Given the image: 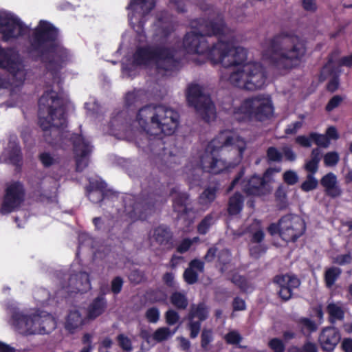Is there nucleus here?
I'll list each match as a JSON object with an SVG mask.
<instances>
[{
  "mask_svg": "<svg viewBox=\"0 0 352 352\" xmlns=\"http://www.w3.org/2000/svg\"><path fill=\"white\" fill-rule=\"evenodd\" d=\"M224 33L220 35L218 42L208 48L204 55L212 65L221 63L226 69L233 67L228 81L233 86L254 91L261 89L267 79L265 69L257 62L245 63L247 51L242 47H234L232 39H224Z\"/></svg>",
  "mask_w": 352,
  "mask_h": 352,
  "instance_id": "1",
  "label": "nucleus"
},
{
  "mask_svg": "<svg viewBox=\"0 0 352 352\" xmlns=\"http://www.w3.org/2000/svg\"><path fill=\"white\" fill-rule=\"evenodd\" d=\"M177 111L163 105L147 104L140 108L136 120L142 130L148 135L147 150L155 157L159 169L173 168L180 164L179 158L168 152L166 136L173 135L179 125Z\"/></svg>",
  "mask_w": 352,
  "mask_h": 352,
  "instance_id": "2",
  "label": "nucleus"
},
{
  "mask_svg": "<svg viewBox=\"0 0 352 352\" xmlns=\"http://www.w3.org/2000/svg\"><path fill=\"white\" fill-rule=\"evenodd\" d=\"M26 52L40 60L52 74H58L69 61L71 53L60 39L59 30L47 21L41 20L28 39Z\"/></svg>",
  "mask_w": 352,
  "mask_h": 352,
  "instance_id": "3",
  "label": "nucleus"
},
{
  "mask_svg": "<svg viewBox=\"0 0 352 352\" xmlns=\"http://www.w3.org/2000/svg\"><path fill=\"white\" fill-rule=\"evenodd\" d=\"M245 149L246 143L240 136L228 130L221 131L207 144L199 168L210 174H219L238 165Z\"/></svg>",
  "mask_w": 352,
  "mask_h": 352,
  "instance_id": "4",
  "label": "nucleus"
},
{
  "mask_svg": "<svg viewBox=\"0 0 352 352\" xmlns=\"http://www.w3.org/2000/svg\"><path fill=\"white\" fill-rule=\"evenodd\" d=\"M306 52V45L298 36L281 31L269 39L263 56L273 67L286 74L300 66Z\"/></svg>",
  "mask_w": 352,
  "mask_h": 352,
  "instance_id": "5",
  "label": "nucleus"
},
{
  "mask_svg": "<svg viewBox=\"0 0 352 352\" xmlns=\"http://www.w3.org/2000/svg\"><path fill=\"white\" fill-rule=\"evenodd\" d=\"M190 25L192 30L184 35L183 47L188 54L200 55L204 54L208 48L207 37L222 35L226 27L223 18L220 15L213 19H192Z\"/></svg>",
  "mask_w": 352,
  "mask_h": 352,
  "instance_id": "6",
  "label": "nucleus"
},
{
  "mask_svg": "<svg viewBox=\"0 0 352 352\" xmlns=\"http://www.w3.org/2000/svg\"><path fill=\"white\" fill-rule=\"evenodd\" d=\"M38 106V123L44 132L45 141L50 143L47 133L52 127L58 129L67 127L66 107L63 98L52 89L43 92Z\"/></svg>",
  "mask_w": 352,
  "mask_h": 352,
  "instance_id": "7",
  "label": "nucleus"
},
{
  "mask_svg": "<svg viewBox=\"0 0 352 352\" xmlns=\"http://www.w3.org/2000/svg\"><path fill=\"white\" fill-rule=\"evenodd\" d=\"M142 190L140 195H129L123 201L125 210L131 218L145 220L155 210L158 201L157 197L163 195V185L159 179L149 175L142 183Z\"/></svg>",
  "mask_w": 352,
  "mask_h": 352,
  "instance_id": "8",
  "label": "nucleus"
},
{
  "mask_svg": "<svg viewBox=\"0 0 352 352\" xmlns=\"http://www.w3.org/2000/svg\"><path fill=\"white\" fill-rule=\"evenodd\" d=\"M177 50L175 47L163 45H153L138 47L133 58V63L139 66H147L151 63L155 65L156 73L166 76L168 72L175 71L179 60L175 58Z\"/></svg>",
  "mask_w": 352,
  "mask_h": 352,
  "instance_id": "9",
  "label": "nucleus"
},
{
  "mask_svg": "<svg viewBox=\"0 0 352 352\" xmlns=\"http://www.w3.org/2000/svg\"><path fill=\"white\" fill-rule=\"evenodd\" d=\"M274 107L269 95L258 94L245 98L240 106L234 107L232 117L238 122H248L252 120L265 122L274 115Z\"/></svg>",
  "mask_w": 352,
  "mask_h": 352,
  "instance_id": "10",
  "label": "nucleus"
},
{
  "mask_svg": "<svg viewBox=\"0 0 352 352\" xmlns=\"http://www.w3.org/2000/svg\"><path fill=\"white\" fill-rule=\"evenodd\" d=\"M186 100L190 107H194L204 122L209 123L216 117V110L210 96L204 93L198 84H190L186 90Z\"/></svg>",
  "mask_w": 352,
  "mask_h": 352,
  "instance_id": "11",
  "label": "nucleus"
},
{
  "mask_svg": "<svg viewBox=\"0 0 352 352\" xmlns=\"http://www.w3.org/2000/svg\"><path fill=\"white\" fill-rule=\"evenodd\" d=\"M155 6V0H131L126 7L131 11L129 21L132 28L141 35L144 32L146 17Z\"/></svg>",
  "mask_w": 352,
  "mask_h": 352,
  "instance_id": "12",
  "label": "nucleus"
},
{
  "mask_svg": "<svg viewBox=\"0 0 352 352\" xmlns=\"http://www.w3.org/2000/svg\"><path fill=\"white\" fill-rule=\"evenodd\" d=\"M28 27L16 16L0 14V35L3 42H10L23 37Z\"/></svg>",
  "mask_w": 352,
  "mask_h": 352,
  "instance_id": "13",
  "label": "nucleus"
},
{
  "mask_svg": "<svg viewBox=\"0 0 352 352\" xmlns=\"http://www.w3.org/2000/svg\"><path fill=\"white\" fill-rule=\"evenodd\" d=\"M24 185L19 181L8 184L5 190L0 212L9 214L21 207L25 199Z\"/></svg>",
  "mask_w": 352,
  "mask_h": 352,
  "instance_id": "14",
  "label": "nucleus"
},
{
  "mask_svg": "<svg viewBox=\"0 0 352 352\" xmlns=\"http://www.w3.org/2000/svg\"><path fill=\"white\" fill-rule=\"evenodd\" d=\"M0 68L8 71L14 78L19 76V81L25 80L24 65L17 51L11 47L3 48L0 45Z\"/></svg>",
  "mask_w": 352,
  "mask_h": 352,
  "instance_id": "15",
  "label": "nucleus"
},
{
  "mask_svg": "<svg viewBox=\"0 0 352 352\" xmlns=\"http://www.w3.org/2000/svg\"><path fill=\"white\" fill-rule=\"evenodd\" d=\"M69 141L73 145L76 170L82 172L89 164V156L92 152V146L90 142L79 133H72Z\"/></svg>",
  "mask_w": 352,
  "mask_h": 352,
  "instance_id": "16",
  "label": "nucleus"
},
{
  "mask_svg": "<svg viewBox=\"0 0 352 352\" xmlns=\"http://www.w3.org/2000/svg\"><path fill=\"white\" fill-rule=\"evenodd\" d=\"M281 239L286 242H296L306 230L305 221L298 217L286 214L281 217Z\"/></svg>",
  "mask_w": 352,
  "mask_h": 352,
  "instance_id": "17",
  "label": "nucleus"
},
{
  "mask_svg": "<svg viewBox=\"0 0 352 352\" xmlns=\"http://www.w3.org/2000/svg\"><path fill=\"white\" fill-rule=\"evenodd\" d=\"M209 308L204 302L192 304L188 314L187 329L191 339L196 338L201 331V323L208 319Z\"/></svg>",
  "mask_w": 352,
  "mask_h": 352,
  "instance_id": "18",
  "label": "nucleus"
},
{
  "mask_svg": "<svg viewBox=\"0 0 352 352\" xmlns=\"http://www.w3.org/2000/svg\"><path fill=\"white\" fill-rule=\"evenodd\" d=\"M173 209L178 219H183L188 223L192 221L195 212L188 193H177L173 199Z\"/></svg>",
  "mask_w": 352,
  "mask_h": 352,
  "instance_id": "19",
  "label": "nucleus"
},
{
  "mask_svg": "<svg viewBox=\"0 0 352 352\" xmlns=\"http://www.w3.org/2000/svg\"><path fill=\"white\" fill-rule=\"evenodd\" d=\"M274 283L279 287L278 296L285 302L292 298L293 290L300 285V281L297 277L288 274L276 276L274 278Z\"/></svg>",
  "mask_w": 352,
  "mask_h": 352,
  "instance_id": "20",
  "label": "nucleus"
},
{
  "mask_svg": "<svg viewBox=\"0 0 352 352\" xmlns=\"http://www.w3.org/2000/svg\"><path fill=\"white\" fill-rule=\"evenodd\" d=\"M150 238L157 245L168 250L175 247L173 233L169 226L162 224L154 228L150 232Z\"/></svg>",
  "mask_w": 352,
  "mask_h": 352,
  "instance_id": "21",
  "label": "nucleus"
},
{
  "mask_svg": "<svg viewBox=\"0 0 352 352\" xmlns=\"http://www.w3.org/2000/svg\"><path fill=\"white\" fill-rule=\"evenodd\" d=\"M242 190L248 196L261 197L269 192L264 179L256 174L243 180Z\"/></svg>",
  "mask_w": 352,
  "mask_h": 352,
  "instance_id": "22",
  "label": "nucleus"
},
{
  "mask_svg": "<svg viewBox=\"0 0 352 352\" xmlns=\"http://www.w3.org/2000/svg\"><path fill=\"white\" fill-rule=\"evenodd\" d=\"M340 339V331L334 327H328L320 332L318 342L323 351L330 352L338 345Z\"/></svg>",
  "mask_w": 352,
  "mask_h": 352,
  "instance_id": "23",
  "label": "nucleus"
},
{
  "mask_svg": "<svg viewBox=\"0 0 352 352\" xmlns=\"http://www.w3.org/2000/svg\"><path fill=\"white\" fill-rule=\"evenodd\" d=\"M68 286L72 289L68 291L71 293L78 294L87 292L91 287L89 274L85 272H79L72 274L68 280Z\"/></svg>",
  "mask_w": 352,
  "mask_h": 352,
  "instance_id": "24",
  "label": "nucleus"
},
{
  "mask_svg": "<svg viewBox=\"0 0 352 352\" xmlns=\"http://www.w3.org/2000/svg\"><path fill=\"white\" fill-rule=\"evenodd\" d=\"M320 184L324 188L327 196L335 199L341 196L342 190L338 184L336 175L333 173H328L320 179Z\"/></svg>",
  "mask_w": 352,
  "mask_h": 352,
  "instance_id": "25",
  "label": "nucleus"
},
{
  "mask_svg": "<svg viewBox=\"0 0 352 352\" xmlns=\"http://www.w3.org/2000/svg\"><path fill=\"white\" fill-rule=\"evenodd\" d=\"M195 270L200 273L204 272V262L198 258H194L190 261L188 267L183 274L184 280L187 284L193 285L198 281L199 274Z\"/></svg>",
  "mask_w": 352,
  "mask_h": 352,
  "instance_id": "26",
  "label": "nucleus"
},
{
  "mask_svg": "<svg viewBox=\"0 0 352 352\" xmlns=\"http://www.w3.org/2000/svg\"><path fill=\"white\" fill-rule=\"evenodd\" d=\"M15 326L21 333L24 335L38 334V332H34L36 330L32 326V316H28L21 313H16L12 316Z\"/></svg>",
  "mask_w": 352,
  "mask_h": 352,
  "instance_id": "27",
  "label": "nucleus"
},
{
  "mask_svg": "<svg viewBox=\"0 0 352 352\" xmlns=\"http://www.w3.org/2000/svg\"><path fill=\"white\" fill-rule=\"evenodd\" d=\"M157 22L159 35L164 39L168 38L175 31L172 16L168 12L162 11L157 17Z\"/></svg>",
  "mask_w": 352,
  "mask_h": 352,
  "instance_id": "28",
  "label": "nucleus"
},
{
  "mask_svg": "<svg viewBox=\"0 0 352 352\" xmlns=\"http://www.w3.org/2000/svg\"><path fill=\"white\" fill-rule=\"evenodd\" d=\"M8 155L10 162L18 165L22 161V152L18 138L16 135H10L8 144Z\"/></svg>",
  "mask_w": 352,
  "mask_h": 352,
  "instance_id": "29",
  "label": "nucleus"
},
{
  "mask_svg": "<svg viewBox=\"0 0 352 352\" xmlns=\"http://www.w3.org/2000/svg\"><path fill=\"white\" fill-rule=\"evenodd\" d=\"M107 307V301L102 300L100 298H95L89 304L86 313L89 320H94L102 315Z\"/></svg>",
  "mask_w": 352,
  "mask_h": 352,
  "instance_id": "30",
  "label": "nucleus"
},
{
  "mask_svg": "<svg viewBox=\"0 0 352 352\" xmlns=\"http://www.w3.org/2000/svg\"><path fill=\"white\" fill-rule=\"evenodd\" d=\"M84 324V320L81 314L78 310L70 311L65 322V329L70 333Z\"/></svg>",
  "mask_w": 352,
  "mask_h": 352,
  "instance_id": "31",
  "label": "nucleus"
},
{
  "mask_svg": "<svg viewBox=\"0 0 352 352\" xmlns=\"http://www.w3.org/2000/svg\"><path fill=\"white\" fill-rule=\"evenodd\" d=\"M244 198L239 192H236L228 200V213L231 215L239 214L243 208Z\"/></svg>",
  "mask_w": 352,
  "mask_h": 352,
  "instance_id": "32",
  "label": "nucleus"
},
{
  "mask_svg": "<svg viewBox=\"0 0 352 352\" xmlns=\"http://www.w3.org/2000/svg\"><path fill=\"white\" fill-rule=\"evenodd\" d=\"M219 188L217 186L206 187L198 197L199 204L203 206H209L216 199Z\"/></svg>",
  "mask_w": 352,
  "mask_h": 352,
  "instance_id": "33",
  "label": "nucleus"
},
{
  "mask_svg": "<svg viewBox=\"0 0 352 352\" xmlns=\"http://www.w3.org/2000/svg\"><path fill=\"white\" fill-rule=\"evenodd\" d=\"M327 70L329 75L331 78L327 84V89L331 93L335 92L338 89L340 85V72L336 67L329 68L326 65L323 69L322 72L324 73Z\"/></svg>",
  "mask_w": 352,
  "mask_h": 352,
  "instance_id": "34",
  "label": "nucleus"
},
{
  "mask_svg": "<svg viewBox=\"0 0 352 352\" xmlns=\"http://www.w3.org/2000/svg\"><path fill=\"white\" fill-rule=\"evenodd\" d=\"M41 329L34 330V332H38V334H49L56 329V322L55 319L50 314L43 316H40Z\"/></svg>",
  "mask_w": 352,
  "mask_h": 352,
  "instance_id": "35",
  "label": "nucleus"
},
{
  "mask_svg": "<svg viewBox=\"0 0 352 352\" xmlns=\"http://www.w3.org/2000/svg\"><path fill=\"white\" fill-rule=\"evenodd\" d=\"M170 302L176 309L184 310L188 307V300L184 292H173L170 296Z\"/></svg>",
  "mask_w": 352,
  "mask_h": 352,
  "instance_id": "36",
  "label": "nucleus"
},
{
  "mask_svg": "<svg viewBox=\"0 0 352 352\" xmlns=\"http://www.w3.org/2000/svg\"><path fill=\"white\" fill-rule=\"evenodd\" d=\"M342 274V270L338 267H330L325 270L324 280L327 288L332 287Z\"/></svg>",
  "mask_w": 352,
  "mask_h": 352,
  "instance_id": "37",
  "label": "nucleus"
},
{
  "mask_svg": "<svg viewBox=\"0 0 352 352\" xmlns=\"http://www.w3.org/2000/svg\"><path fill=\"white\" fill-rule=\"evenodd\" d=\"M214 333L212 329L204 328L201 330L200 345L204 351L207 352L210 349V344L214 341Z\"/></svg>",
  "mask_w": 352,
  "mask_h": 352,
  "instance_id": "38",
  "label": "nucleus"
},
{
  "mask_svg": "<svg viewBox=\"0 0 352 352\" xmlns=\"http://www.w3.org/2000/svg\"><path fill=\"white\" fill-rule=\"evenodd\" d=\"M331 322L335 320H342L344 318V311L342 308L335 303H330L327 307Z\"/></svg>",
  "mask_w": 352,
  "mask_h": 352,
  "instance_id": "39",
  "label": "nucleus"
},
{
  "mask_svg": "<svg viewBox=\"0 0 352 352\" xmlns=\"http://www.w3.org/2000/svg\"><path fill=\"white\" fill-rule=\"evenodd\" d=\"M214 223V215L212 213L208 214L197 225V232L199 234H206Z\"/></svg>",
  "mask_w": 352,
  "mask_h": 352,
  "instance_id": "40",
  "label": "nucleus"
},
{
  "mask_svg": "<svg viewBox=\"0 0 352 352\" xmlns=\"http://www.w3.org/2000/svg\"><path fill=\"white\" fill-rule=\"evenodd\" d=\"M173 333L174 332H171L168 327H160L155 331L152 338L157 342H162L168 340Z\"/></svg>",
  "mask_w": 352,
  "mask_h": 352,
  "instance_id": "41",
  "label": "nucleus"
},
{
  "mask_svg": "<svg viewBox=\"0 0 352 352\" xmlns=\"http://www.w3.org/2000/svg\"><path fill=\"white\" fill-rule=\"evenodd\" d=\"M266 158L268 163L281 162L283 153L275 146H270L266 151Z\"/></svg>",
  "mask_w": 352,
  "mask_h": 352,
  "instance_id": "42",
  "label": "nucleus"
},
{
  "mask_svg": "<svg viewBox=\"0 0 352 352\" xmlns=\"http://www.w3.org/2000/svg\"><path fill=\"white\" fill-rule=\"evenodd\" d=\"M149 300L153 303H166L167 294L162 290L153 289L147 293Z\"/></svg>",
  "mask_w": 352,
  "mask_h": 352,
  "instance_id": "43",
  "label": "nucleus"
},
{
  "mask_svg": "<svg viewBox=\"0 0 352 352\" xmlns=\"http://www.w3.org/2000/svg\"><path fill=\"white\" fill-rule=\"evenodd\" d=\"M318 186L317 179L312 174H307L306 179L301 184L300 188L304 192H309L316 189Z\"/></svg>",
  "mask_w": 352,
  "mask_h": 352,
  "instance_id": "44",
  "label": "nucleus"
},
{
  "mask_svg": "<svg viewBox=\"0 0 352 352\" xmlns=\"http://www.w3.org/2000/svg\"><path fill=\"white\" fill-rule=\"evenodd\" d=\"M231 282L237 286L242 292H247L250 285L247 278L241 275H234L231 278Z\"/></svg>",
  "mask_w": 352,
  "mask_h": 352,
  "instance_id": "45",
  "label": "nucleus"
},
{
  "mask_svg": "<svg viewBox=\"0 0 352 352\" xmlns=\"http://www.w3.org/2000/svg\"><path fill=\"white\" fill-rule=\"evenodd\" d=\"M310 137L312 141L318 146L327 148L329 146V138L325 135L320 134L316 132H311Z\"/></svg>",
  "mask_w": 352,
  "mask_h": 352,
  "instance_id": "46",
  "label": "nucleus"
},
{
  "mask_svg": "<svg viewBox=\"0 0 352 352\" xmlns=\"http://www.w3.org/2000/svg\"><path fill=\"white\" fill-rule=\"evenodd\" d=\"M116 340L123 351L130 352L133 350L132 342L126 336L120 333L117 336Z\"/></svg>",
  "mask_w": 352,
  "mask_h": 352,
  "instance_id": "47",
  "label": "nucleus"
},
{
  "mask_svg": "<svg viewBox=\"0 0 352 352\" xmlns=\"http://www.w3.org/2000/svg\"><path fill=\"white\" fill-rule=\"evenodd\" d=\"M86 190L107 193V184L102 180L89 181V185L86 187Z\"/></svg>",
  "mask_w": 352,
  "mask_h": 352,
  "instance_id": "48",
  "label": "nucleus"
},
{
  "mask_svg": "<svg viewBox=\"0 0 352 352\" xmlns=\"http://www.w3.org/2000/svg\"><path fill=\"white\" fill-rule=\"evenodd\" d=\"M268 347L273 352H285V344L283 341L278 338H274L268 342Z\"/></svg>",
  "mask_w": 352,
  "mask_h": 352,
  "instance_id": "49",
  "label": "nucleus"
},
{
  "mask_svg": "<svg viewBox=\"0 0 352 352\" xmlns=\"http://www.w3.org/2000/svg\"><path fill=\"white\" fill-rule=\"evenodd\" d=\"M124 280L121 276H117L114 277L111 282L110 291L114 295L119 294L123 287Z\"/></svg>",
  "mask_w": 352,
  "mask_h": 352,
  "instance_id": "50",
  "label": "nucleus"
},
{
  "mask_svg": "<svg viewBox=\"0 0 352 352\" xmlns=\"http://www.w3.org/2000/svg\"><path fill=\"white\" fill-rule=\"evenodd\" d=\"M339 160V155L336 151L328 152L324 156V163L326 166H335Z\"/></svg>",
  "mask_w": 352,
  "mask_h": 352,
  "instance_id": "51",
  "label": "nucleus"
},
{
  "mask_svg": "<svg viewBox=\"0 0 352 352\" xmlns=\"http://www.w3.org/2000/svg\"><path fill=\"white\" fill-rule=\"evenodd\" d=\"M343 101V98L340 95L333 96L327 102L325 106V111L327 112H331L336 108L338 107L342 102Z\"/></svg>",
  "mask_w": 352,
  "mask_h": 352,
  "instance_id": "52",
  "label": "nucleus"
},
{
  "mask_svg": "<svg viewBox=\"0 0 352 352\" xmlns=\"http://www.w3.org/2000/svg\"><path fill=\"white\" fill-rule=\"evenodd\" d=\"M283 179L285 183H286L288 185L292 186L298 182V176L295 171L289 170H286L283 173Z\"/></svg>",
  "mask_w": 352,
  "mask_h": 352,
  "instance_id": "53",
  "label": "nucleus"
},
{
  "mask_svg": "<svg viewBox=\"0 0 352 352\" xmlns=\"http://www.w3.org/2000/svg\"><path fill=\"white\" fill-rule=\"evenodd\" d=\"M38 159L45 168H49L55 164V159L50 153L43 152L39 154Z\"/></svg>",
  "mask_w": 352,
  "mask_h": 352,
  "instance_id": "54",
  "label": "nucleus"
},
{
  "mask_svg": "<svg viewBox=\"0 0 352 352\" xmlns=\"http://www.w3.org/2000/svg\"><path fill=\"white\" fill-rule=\"evenodd\" d=\"M224 339L228 344H238L241 341L242 337L237 331H231L225 336Z\"/></svg>",
  "mask_w": 352,
  "mask_h": 352,
  "instance_id": "55",
  "label": "nucleus"
},
{
  "mask_svg": "<svg viewBox=\"0 0 352 352\" xmlns=\"http://www.w3.org/2000/svg\"><path fill=\"white\" fill-rule=\"evenodd\" d=\"M145 317L151 323H156L160 319V311L157 307H151L145 313Z\"/></svg>",
  "mask_w": 352,
  "mask_h": 352,
  "instance_id": "56",
  "label": "nucleus"
},
{
  "mask_svg": "<svg viewBox=\"0 0 352 352\" xmlns=\"http://www.w3.org/2000/svg\"><path fill=\"white\" fill-rule=\"evenodd\" d=\"M165 320L168 325L173 326L179 321V315L175 310L168 309L165 313Z\"/></svg>",
  "mask_w": 352,
  "mask_h": 352,
  "instance_id": "57",
  "label": "nucleus"
},
{
  "mask_svg": "<svg viewBox=\"0 0 352 352\" xmlns=\"http://www.w3.org/2000/svg\"><path fill=\"white\" fill-rule=\"evenodd\" d=\"M266 251V245L258 243V245L252 246L250 248V254L255 258H258L262 254H265Z\"/></svg>",
  "mask_w": 352,
  "mask_h": 352,
  "instance_id": "58",
  "label": "nucleus"
},
{
  "mask_svg": "<svg viewBox=\"0 0 352 352\" xmlns=\"http://www.w3.org/2000/svg\"><path fill=\"white\" fill-rule=\"evenodd\" d=\"M89 199L95 204L100 203L107 196V193L93 190H86Z\"/></svg>",
  "mask_w": 352,
  "mask_h": 352,
  "instance_id": "59",
  "label": "nucleus"
},
{
  "mask_svg": "<svg viewBox=\"0 0 352 352\" xmlns=\"http://www.w3.org/2000/svg\"><path fill=\"white\" fill-rule=\"evenodd\" d=\"M280 171V168L270 167L263 173L261 179H264L265 185L267 187V184L272 180V176L275 173Z\"/></svg>",
  "mask_w": 352,
  "mask_h": 352,
  "instance_id": "60",
  "label": "nucleus"
},
{
  "mask_svg": "<svg viewBox=\"0 0 352 352\" xmlns=\"http://www.w3.org/2000/svg\"><path fill=\"white\" fill-rule=\"evenodd\" d=\"M267 232L271 236H274L276 234H278L280 237L281 238V232H282V223H281V218L278 220L277 223H272L269 225L267 228Z\"/></svg>",
  "mask_w": 352,
  "mask_h": 352,
  "instance_id": "61",
  "label": "nucleus"
},
{
  "mask_svg": "<svg viewBox=\"0 0 352 352\" xmlns=\"http://www.w3.org/2000/svg\"><path fill=\"white\" fill-rule=\"evenodd\" d=\"M352 262V256L350 252L338 255L333 260V263L339 265L349 264Z\"/></svg>",
  "mask_w": 352,
  "mask_h": 352,
  "instance_id": "62",
  "label": "nucleus"
},
{
  "mask_svg": "<svg viewBox=\"0 0 352 352\" xmlns=\"http://www.w3.org/2000/svg\"><path fill=\"white\" fill-rule=\"evenodd\" d=\"M300 323L304 328L307 329L309 333L315 332L318 329L316 322L308 318H301Z\"/></svg>",
  "mask_w": 352,
  "mask_h": 352,
  "instance_id": "63",
  "label": "nucleus"
},
{
  "mask_svg": "<svg viewBox=\"0 0 352 352\" xmlns=\"http://www.w3.org/2000/svg\"><path fill=\"white\" fill-rule=\"evenodd\" d=\"M169 3L175 8L178 13H186L187 12L184 0H169Z\"/></svg>",
  "mask_w": 352,
  "mask_h": 352,
  "instance_id": "64",
  "label": "nucleus"
}]
</instances>
